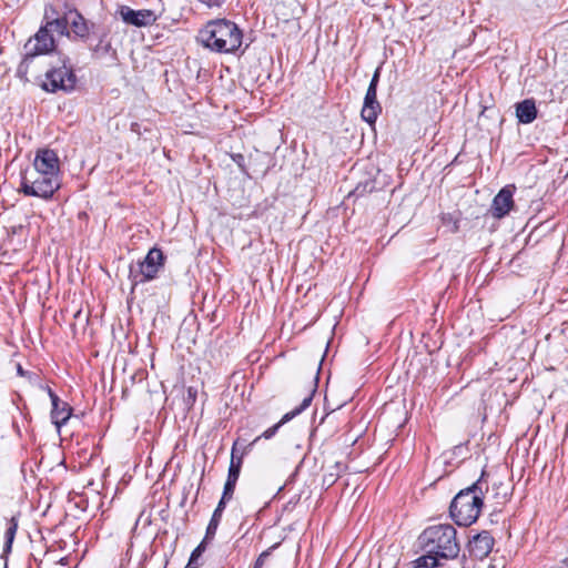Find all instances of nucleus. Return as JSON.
<instances>
[{
  "label": "nucleus",
  "mask_w": 568,
  "mask_h": 568,
  "mask_svg": "<svg viewBox=\"0 0 568 568\" xmlns=\"http://www.w3.org/2000/svg\"><path fill=\"white\" fill-rule=\"evenodd\" d=\"M418 541L425 554L413 561L416 568H435L440 559H454L460 550L457 531L450 524L427 527Z\"/></svg>",
  "instance_id": "1"
},
{
  "label": "nucleus",
  "mask_w": 568,
  "mask_h": 568,
  "mask_svg": "<svg viewBox=\"0 0 568 568\" xmlns=\"http://www.w3.org/2000/svg\"><path fill=\"white\" fill-rule=\"evenodd\" d=\"M243 33L237 24L227 19L209 21L197 34V41L216 53H234L242 44Z\"/></svg>",
  "instance_id": "2"
},
{
  "label": "nucleus",
  "mask_w": 568,
  "mask_h": 568,
  "mask_svg": "<svg viewBox=\"0 0 568 568\" xmlns=\"http://www.w3.org/2000/svg\"><path fill=\"white\" fill-rule=\"evenodd\" d=\"M487 489V483L480 477L471 486L462 489L454 497L450 503L449 513L458 526L467 527L478 519L484 506V493Z\"/></svg>",
  "instance_id": "3"
},
{
  "label": "nucleus",
  "mask_w": 568,
  "mask_h": 568,
  "mask_svg": "<svg viewBox=\"0 0 568 568\" xmlns=\"http://www.w3.org/2000/svg\"><path fill=\"white\" fill-rule=\"evenodd\" d=\"M61 187V178L32 172L22 176L20 192L27 196L51 200Z\"/></svg>",
  "instance_id": "4"
},
{
  "label": "nucleus",
  "mask_w": 568,
  "mask_h": 568,
  "mask_svg": "<svg viewBox=\"0 0 568 568\" xmlns=\"http://www.w3.org/2000/svg\"><path fill=\"white\" fill-rule=\"evenodd\" d=\"M163 265V252L158 247H152L144 260L138 263L136 267H130L129 278L133 287L138 284L154 280Z\"/></svg>",
  "instance_id": "5"
},
{
  "label": "nucleus",
  "mask_w": 568,
  "mask_h": 568,
  "mask_svg": "<svg viewBox=\"0 0 568 568\" xmlns=\"http://www.w3.org/2000/svg\"><path fill=\"white\" fill-rule=\"evenodd\" d=\"M47 81L43 83V89L48 92H57L62 90L70 92L74 89L77 77L73 69L63 60L62 65L52 68L45 73Z\"/></svg>",
  "instance_id": "6"
},
{
  "label": "nucleus",
  "mask_w": 568,
  "mask_h": 568,
  "mask_svg": "<svg viewBox=\"0 0 568 568\" xmlns=\"http://www.w3.org/2000/svg\"><path fill=\"white\" fill-rule=\"evenodd\" d=\"M33 172L60 176V161L58 154L50 149H42L36 153Z\"/></svg>",
  "instance_id": "7"
},
{
  "label": "nucleus",
  "mask_w": 568,
  "mask_h": 568,
  "mask_svg": "<svg viewBox=\"0 0 568 568\" xmlns=\"http://www.w3.org/2000/svg\"><path fill=\"white\" fill-rule=\"evenodd\" d=\"M55 42L48 29V26L41 27L38 32L31 38L27 44L26 50L29 52V57H37L45 54L54 49Z\"/></svg>",
  "instance_id": "8"
},
{
  "label": "nucleus",
  "mask_w": 568,
  "mask_h": 568,
  "mask_svg": "<svg viewBox=\"0 0 568 568\" xmlns=\"http://www.w3.org/2000/svg\"><path fill=\"white\" fill-rule=\"evenodd\" d=\"M515 185L504 186L493 199L490 213L495 219H503L514 209Z\"/></svg>",
  "instance_id": "9"
},
{
  "label": "nucleus",
  "mask_w": 568,
  "mask_h": 568,
  "mask_svg": "<svg viewBox=\"0 0 568 568\" xmlns=\"http://www.w3.org/2000/svg\"><path fill=\"white\" fill-rule=\"evenodd\" d=\"M119 13L126 24H131L139 28L152 26L158 19L153 10H133L128 6L121 7Z\"/></svg>",
  "instance_id": "10"
},
{
  "label": "nucleus",
  "mask_w": 568,
  "mask_h": 568,
  "mask_svg": "<svg viewBox=\"0 0 568 568\" xmlns=\"http://www.w3.org/2000/svg\"><path fill=\"white\" fill-rule=\"evenodd\" d=\"M314 392H315V389H312L311 393L306 397L303 398L300 406H297L293 410L286 413L277 424L273 425L272 427H270L265 432H263V434L261 436H258L257 438H255L254 442H257L261 437H263L265 439L272 438L283 424L290 422L295 416H297L302 412H304L311 405Z\"/></svg>",
  "instance_id": "11"
},
{
  "label": "nucleus",
  "mask_w": 568,
  "mask_h": 568,
  "mask_svg": "<svg viewBox=\"0 0 568 568\" xmlns=\"http://www.w3.org/2000/svg\"><path fill=\"white\" fill-rule=\"evenodd\" d=\"M494 538L488 531H483L476 535L469 542V551L471 556L484 559L486 558L494 547Z\"/></svg>",
  "instance_id": "12"
},
{
  "label": "nucleus",
  "mask_w": 568,
  "mask_h": 568,
  "mask_svg": "<svg viewBox=\"0 0 568 568\" xmlns=\"http://www.w3.org/2000/svg\"><path fill=\"white\" fill-rule=\"evenodd\" d=\"M381 112L382 106L377 101V90L367 89L361 112L362 119L368 124H374Z\"/></svg>",
  "instance_id": "13"
},
{
  "label": "nucleus",
  "mask_w": 568,
  "mask_h": 568,
  "mask_svg": "<svg viewBox=\"0 0 568 568\" xmlns=\"http://www.w3.org/2000/svg\"><path fill=\"white\" fill-rule=\"evenodd\" d=\"M51 419L54 426L60 429L71 417L72 407L59 398L58 395H51Z\"/></svg>",
  "instance_id": "14"
},
{
  "label": "nucleus",
  "mask_w": 568,
  "mask_h": 568,
  "mask_svg": "<svg viewBox=\"0 0 568 568\" xmlns=\"http://www.w3.org/2000/svg\"><path fill=\"white\" fill-rule=\"evenodd\" d=\"M516 116L519 123L529 124L537 118V108L532 99H526L516 104Z\"/></svg>",
  "instance_id": "15"
},
{
  "label": "nucleus",
  "mask_w": 568,
  "mask_h": 568,
  "mask_svg": "<svg viewBox=\"0 0 568 568\" xmlns=\"http://www.w3.org/2000/svg\"><path fill=\"white\" fill-rule=\"evenodd\" d=\"M69 23L71 29L77 37L85 38L90 32L89 22L77 10H70L68 13Z\"/></svg>",
  "instance_id": "16"
},
{
  "label": "nucleus",
  "mask_w": 568,
  "mask_h": 568,
  "mask_svg": "<svg viewBox=\"0 0 568 568\" xmlns=\"http://www.w3.org/2000/svg\"><path fill=\"white\" fill-rule=\"evenodd\" d=\"M236 442L233 444L232 452H231V462L229 467V479H239L241 467L243 464V454H239L236 448Z\"/></svg>",
  "instance_id": "17"
},
{
  "label": "nucleus",
  "mask_w": 568,
  "mask_h": 568,
  "mask_svg": "<svg viewBox=\"0 0 568 568\" xmlns=\"http://www.w3.org/2000/svg\"><path fill=\"white\" fill-rule=\"evenodd\" d=\"M112 49L109 31L103 29L99 36V41L92 47V52L98 57H104L110 53Z\"/></svg>",
  "instance_id": "18"
},
{
  "label": "nucleus",
  "mask_w": 568,
  "mask_h": 568,
  "mask_svg": "<svg viewBox=\"0 0 568 568\" xmlns=\"http://www.w3.org/2000/svg\"><path fill=\"white\" fill-rule=\"evenodd\" d=\"M17 530H18V520L14 517H12L9 520V526L6 530V542L3 546V554H9L11 551Z\"/></svg>",
  "instance_id": "19"
},
{
  "label": "nucleus",
  "mask_w": 568,
  "mask_h": 568,
  "mask_svg": "<svg viewBox=\"0 0 568 568\" xmlns=\"http://www.w3.org/2000/svg\"><path fill=\"white\" fill-rule=\"evenodd\" d=\"M68 24H69V18L68 14L63 18H55L51 21H48L45 26H48V29L51 31H55L61 36H68Z\"/></svg>",
  "instance_id": "20"
},
{
  "label": "nucleus",
  "mask_w": 568,
  "mask_h": 568,
  "mask_svg": "<svg viewBox=\"0 0 568 568\" xmlns=\"http://www.w3.org/2000/svg\"><path fill=\"white\" fill-rule=\"evenodd\" d=\"M205 550V540H203L191 554L189 562L185 568H197V559Z\"/></svg>",
  "instance_id": "21"
},
{
  "label": "nucleus",
  "mask_w": 568,
  "mask_h": 568,
  "mask_svg": "<svg viewBox=\"0 0 568 568\" xmlns=\"http://www.w3.org/2000/svg\"><path fill=\"white\" fill-rule=\"evenodd\" d=\"M222 516L219 514H214L211 517V520L206 528L205 539L213 538L216 534L217 527L220 525Z\"/></svg>",
  "instance_id": "22"
},
{
  "label": "nucleus",
  "mask_w": 568,
  "mask_h": 568,
  "mask_svg": "<svg viewBox=\"0 0 568 568\" xmlns=\"http://www.w3.org/2000/svg\"><path fill=\"white\" fill-rule=\"evenodd\" d=\"M277 547V544L273 545L268 549L264 550L260 554L257 559L254 562L253 568H262L266 561V559L271 556L272 551Z\"/></svg>",
  "instance_id": "23"
},
{
  "label": "nucleus",
  "mask_w": 568,
  "mask_h": 568,
  "mask_svg": "<svg viewBox=\"0 0 568 568\" xmlns=\"http://www.w3.org/2000/svg\"><path fill=\"white\" fill-rule=\"evenodd\" d=\"M236 481L235 479H226V483L224 485V488H223V494H222V497L223 499H232L233 497V494H234V489H235V486H236Z\"/></svg>",
  "instance_id": "24"
},
{
  "label": "nucleus",
  "mask_w": 568,
  "mask_h": 568,
  "mask_svg": "<svg viewBox=\"0 0 568 568\" xmlns=\"http://www.w3.org/2000/svg\"><path fill=\"white\" fill-rule=\"evenodd\" d=\"M34 57H29V52L27 51L24 59L21 61V63L18 67V74L20 77H26L28 73L29 64L32 61Z\"/></svg>",
  "instance_id": "25"
},
{
  "label": "nucleus",
  "mask_w": 568,
  "mask_h": 568,
  "mask_svg": "<svg viewBox=\"0 0 568 568\" xmlns=\"http://www.w3.org/2000/svg\"><path fill=\"white\" fill-rule=\"evenodd\" d=\"M232 160L239 165L242 172H246L245 170V158L241 153L232 154Z\"/></svg>",
  "instance_id": "26"
},
{
  "label": "nucleus",
  "mask_w": 568,
  "mask_h": 568,
  "mask_svg": "<svg viewBox=\"0 0 568 568\" xmlns=\"http://www.w3.org/2000/svg\"><path fill=\"white\" fill-rule=\"evenodd\" d=\"M230 499H223V497H221L215 510H214V514H219L222 516L225 507H226V503L229 501Z\"/></svg>",
  "instance_id": "27"
},
{
  "label": "nucleus",
  "mask_w": 568,
  "mask_h": 568,
  "mask_svg": "<svg viewBox=\"0 0 568 568\" xmlns=\"http://www.w3.org/2000/svg\"><path fill=\"white\" fill-rule=\"evenodd\" d=\"M378 80H379V70L377 69L375 71V73L373 74V78H372L367 89H372L373 88V90H377Z\"/></svg>",
  "instance_id": "28"
},
{
  "label": "nucleus",
  "mask_w": 568,
  "mask_h": 568,
  "mask_svg": "<svg viewBox=\"0 0 568 568\" xmlns=\"http://www.w3.org/2000/svg\"><path fill=\"white\" fill-rule=\"evenodd\" d=\"M17 372L20 376H26L27 372L22 368L20 364L17 365Z\"/></svg>",
  "instance_id": "29"
},
{
  "label": "nucleus",
  "mask_w": 568,
  "mask_h": 568,
  "mask_svg": "<svg viewBox=\"0 0 568 568\" xmlns=\"http://www.w3.org/2000/svg\"><path fill=\"white\" fill-rule=\"evenodd\" d=\"M59 565L67 566L69 565V557H62L59 561Z\"/></svg>",
  "instance_id": "30"
},
{
  "label": "nucleus",
  "mask_w": 568,
  "mask_h": 568,
  "mask_svg": "<svg viewBox=\"0 0 568 568\" xmlns=\"http://www.w3.org/2000/svg\"><path fill=\"white\" fill-rule=\"evenodd\" d=\"M44 389L47 390V394L51 398V395H57L49 386H45Z\"/></svg>",
  "instance_id": "31"
},
{
  "label": "nucleus",
  "mask_w": 568,
  "mask_h": 568,
  "mask_svg": "<svg viewBox=\"0 0 568 568\" xmlns=\"http://www.w3.org/2000/svg\"><path fill=\"white\" fill-rule=\"evenodd\" d=\"M562 564L568 568V557L562 560Z\"/></svg>",
  "instance_id": "32"
},
{
  "label": "nucleus",
  "mask_w": 568,
  "mask_h": 568,
  "mask_svg": "<svg viewBox=\"0 0 568 568\" xmlns=\"http://www.w3.org/2000/svg\"><path fill=\"white\" fill-rule=\"evenodd\" d=\"M363 1H364V2H366V3H369V2H371V0H363Z\"/></svg>",
  "instance_id": "33"
}]
</instances>
